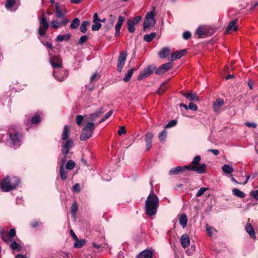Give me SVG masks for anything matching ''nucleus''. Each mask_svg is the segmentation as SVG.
Here are the masks:
<instances>
[{"label":"nucleus","mask_w":258,"mask_h":258,"mask_svg":"<svg viewBox=\"0 0 258 258\" xmlns=\"http://www.w3.org/2000/svg\"><path fill=\"white\" fill-rule=\"evenodd\" d=\"M183 38L185 40H187L191 37V33L189 31H185L182 34Z\"/></svg>","instance_id":"59"},{"label":"nucleus","mask_w":258,"mask_h":258,"mask_svg":"<svg viewBox=\"0 0 258 258\" xmlns=\"http://www.w3.org/2000/svg\"><path fill=\"white\" fill-rule=\"evenodd\" d=\"M49 55V62L54 70L62 67V60L59 56H52L50 54Z\"/></svg>","instance_id":"8"},{"label":"nucleus","mask_w":258,"mask_h":258,"mask_svg":"<svg viewBox=\"0 0 258 258\" xmlns=\"http://www.w3.org/2000/svg\"><path fill=\"white\" fill-rule=\"evenodd\" d=\"M173 67V64L171 62H168L164 63L160 67H159L156 71V73L158 75H161Z\"/></svg>","instance_id":"19"},{"label":"nucleus","mask_w":258,"mask_h":258,"mask_svg":"<svg viewBox=\"0 0 258 258\" xmlns=\"http://www.w3.org/2000/svg\"><path fill=\"white\" fill-rule=\"evenodd\" d=\"M185 52V50H181L180 51H177L173 53L171 55V59L174 60L180 58L183 55Z\"/></svg>","instance_id":"31"},{"label":"nucleus","mask_w":258,"mask_h":258,"mask_svg":"<svg viewBox=\"0 0 258 258\" xmlns=\"http://www.w3.org/2000/svg\"><path fill=\"white\" fill-rule=\"evenodd\" d=\"M250 195L254 199L258 200V190L252 191L250 192Z\"/></svg>","instance_id":"64"},{"label":"nucleus","mask_w":258,"mask_h":258,"mask_svg":"<svg viewBox=\"0 0 258 258\" xmlns=\"http://www.w3.org/2000/svg\"><path fill=\"white\" fill-rule=\"evenodd\" d=\"M166 137L167 132L165 130H164L159 135V141L162 143H164L166 140Z\"/></svg>","instance_id":"48"},{"label":"nucleus","mask_w":258,"mask_h":258,"mask_svg":"<svg viewBox=\"0 0 258 258\" xmlns=\"http://www.w3.org/2000/svg\"><path fill=\"white\" fill-rule=\"evenodd\" d=\"M100 78V76L97 73L93 74L90 78V82H93L97 80Z\"/></svg>","instance_id":"57"},{"label":"nucleus","mask_w":258,"mask_h":258,"mask_svg":"<svg viewBox=\"0 0 258 258\" xmlns=\"http://www.w3.org/2000/svg\"><path fill=\"white\" fill-rule=\"evenodd\" d=\"M180 241L181 246L184 248L187 247L190 244L189 237L186 234L181 235Z\"/></svg>","instance_id":"23"},{"label":"nucleus","mask_w":258,"mask_h":258,"mask_svg":"<svg viewBox=\"0 0 258 258\" xmlns=\"http://www.w3.org/2000/svg\"><path fill=\"white\" fill-rule=\"evenodd\" d=\"M244 228L246 232L250 236V237H251L253 239H255L256 238L255 232L254 231L252 226L249 223V219H248V222L245 225Z\"/></svg>","instance_id":"20"},{"label":"nucleus","mask_w":258,"mask_h":258,"mask_svg":"<svg viewBox=\"0 0 258 258\" xmlns=\"http://www.w3.org/2000/svg\"><path fill=\"white\" fill-rule=\"evenodd\" d=\"M84 120V117L81 115H78L76 117V123L80 126L82 124V121Z\"/></svg>","instance_id":"54"},{"label":"nucleus","mask_w":258,"mask_h":258,"mask_svg":"<svg viewBox=\"0 0 258 258\" xmlns=\"http://www.w3.org/2000/svg\"><path fill=\"white\" fill-rule=\"evenodd\" d=\"M41 121V117L39 115L33 116L31 120V122L33 124H38Z\"/></svg>","instance_id":"44"},{"label":"nucleus","mask_w":258,"mask_h":258,"mask_svg":"<svg viewBox=\"0 0 258 258\" xmlns=\"http://www.w3.org/2000/svg\"><path fill=\"white\" fill-rule=\"evenodd\" d=\"M232 193L234 196L240 198H243L245 196V194L238 188H234L232 190Z\"/></svg>","instance_id":"36"},{"label":"nucleus","mask_w":258,"mask_h":258,"mask_svg":"<svg viewBox=\"0 0 258 258\" xmlns=\"http://www.w3.org/2000/svg\"><path fill=\"white\" fill-rule=\"evenodd\" d=\"M76 163L75 162L72 160H69L66 165V169L67 170H72L75 166Z\"/></svg>","instance_id":"45"},{"label":"nucleus","mask_w":258,"mask_h":258,"mask_svg":"<svg viewBox=\"0 0 258 258\" xmlns=\"http://www.w3.org/2000/svg\"><path fill=\"white\" fill-rule=\"evenodd\" d=\"M113 111L110 110L108 113H107L101 119H100L99 121V123H101L104 121L106 119L108 118L112 114Z\"/></svg>","instance_id":"53"},{"label":"nucleus","mask_w":258,"mask_h":258,"mask_svg":"<svg viewBox=\"0 0 258 258\" xmlns=\"http://www.w3.org/2000/svg\"><path fill=\"white\" fill-rule=\"evenodd\" d=\"M1 237L5 242L7 244H9V243H11L13 242V238L10 237L7 234L3 232L1 233Z\"/></svg>","instance_id":"37"},{"label":"nucleus","mask_w":258,"mask_h":258,"mask_svg":"<svg viewBox=\"0 0 258 258\" xmlns=\"http://www.w3.org/2000/svg\"><path fill=\"white\" fill-rule=\"evenodd\" d=\"M69 22V20L67 18H63L61 21L54 20L50 22V26L53 28L58 29L62 26L66 25Z\"/></svg>","instance_id":"13"},{"label":"nucleus","mask_w":258,"mask_h":258,"mask_svg":"<svg viewBox=\"0 0 258 258\" xmlns=\"http://www.w3.org/2000/svg\"><path fill=\"white\" fill-rule=\"evenodd\" d=\"M208 188L207 187H201L199 189V190L198 191V192L196 194V196L197 197H199L200 196H202L204 195V194L208 190Z\"/></svg>","instance_id":"50"},{"label":"nucleus","mask_w":258,"mask_h":258,"mask_svg":"<svg viewBox=\"0 0 258 258\" xmlns=\"http://www.w3.org/2000/svg\"><path fill=\"white\" fill-rule=\"evenodd\" d=\"M127 29H128V31L131 33L134 32V31L135 30V27H134L135 24H133V23L132 22V21L130 19L128 20L127 22Z\"/></svg>","instance_id":"46"},{"label":"nucleus","mask_w":258,"mask_h":258,"mask_svg":"<svg viewBox=\"0 0 258 258\" xmlns=\"http://www.w3.org/2000/svg\"><path fill=\"white\" fill-rule=\"evenodd\" d=\"M188 170L197 172L199 174L205 173L206 172V165L202 164L199 166H191L188 165Z\"/></svg>","instance_id":"18"},{"label":"nucleus","mask_w":258,"mask_h":258,"mask_svg":"<svg viewBox=\"0 0 258 258\" xmlns=\"http://www.w3.org/2000/svg\"><path fill=\"white\" fill-rule=\"evenodd\" d=\"M80 188V185L79 183H76L73 186L72 190L74 192H79Z\"/></svg>","instance_id":"58"},{"label":"nucleus","mask_w":258,"mask_h":258,"mask_svg":"<svg viewBox=\"0 0 258 258\" xmlns=\"http://www.w3.org/2000/svg\"><path fill=\"white\" fill-rule=\"evenodd\" d=\"M68 154H63L62 152L58 157V165L59 167L64 166L67 160V156Z\"/></svg>","instance_id":"28"},{"label":"nucleus","mask_w":258,"mask_h":258,"mask_svg":"<svg viewBox=\"0 0 258 258\" xmlns=\"http://www.w3.org/2000/svg\"><path fill=\"white\" fill-rule=\"evenodd\" d=\"M5 6L8 11L12 12H15L19 7L16 0H6Z\"/></svg>","instance_id":"14"},{"label":"nucleus","mask_w":258,"mask_h":258,"mask_svg":"<svg viewBox=\"0 0 258 258\" xmlns=\"http://www.w3.org/2000/svg\"><path fill=\"white\" fill-rule=\"evenodd\" d=\"M159 199L152 189L145 202L146 214L149 216L155 215L159 207Z\"/></svg>","instance_id":"3"},{"label":"nucleus","mask_w":258,"mask_h":258,"mask_svg":"<svg viewBox=\"0 0 258 258\" xmlns=\"http://www.w3.org/2000/svg\"><path fill=\"white\" fill-rule=\"evenodd\" d=\"M94 127L95 124L93 122H87L81 134L80 140L81 141H85L89 139L92 136Z\"/></svg>","instance_id":"5"},{"label":"nucleus","mask_w":258,"mask_h":258,"mask_svg":"<svg viewBox=\"0 0 258 258\" xmlns=\"http://www.w3.org/2000/svg\"><path fill=\"white\" fill-rule=\"evenodd\" d=\"M201 159V158L200 156H199V155L196 156L192 161V164L194 165V166H196L198 165Z\"/></svg>","instance_id":"52"},{"label":"nucleus","mask_w":258,"mask_h":258,"mask_svg":"<svg viewBox=\"0 0 258 258\" xmlns=\"http://www.w3.org/2000/svg\"><path fill=\"white\" fill-rule=\"evenodd\" d=\"M206 230L209 236L212 237L215 235L217 233L216 230L213 227L210 226L208 224L206 225Z\"/></svg>","instance_id":"30"},{"label":"nucleus","mask_w":258,"mask_h":258,"mask_svg":"<svg viewBox=\"0 0 258 258\" xmlns=\"http://www.w3.org/2000/svg\"><path fill=\"white\" fill-rule=\"evenodd\" d=\"M124 21V18L122 16H119L118 18V21L115 25V36L117 37L119 36L120 34V30L121 29V26L122 25L123 22Z\"/></svg>","instance_id":"22"},{"label":"nucleus","mask_w":258,"mask_h":258,"mask_svg":"<svg viewBox=\"0 0 258 258\" xmlns=\"http://www.w3.org/2000/svg\"><path fill=\"white\" fill-rule=\"evenodd\" d=\"M71 37L70 34H66L64 35H59L56 38V41L57 42H62L64 40H68Z\"/></svg>","instance_id":"35"},{"label":"nucleus","mask_w":258,"mask_h":258,"mask_svg":"<svg viewBox=\"0 0 258 258\" xmlns=\"http://www.w3.org/2000/svg\"><path fill=\"white\" fill-rule=\"evenodd\" d=\"M119 128V130L118 131V134L119 136H121L122 134H126V130L124 126H120Z\"/></svg>","instance_id":"61"},{"label":"nucleus","mask_w":258,"mask_h":258,"mask_svg":"<svg viewBox=\"0 0 258 258\" xmlns=\"http://www.w3.org/2000/svg\"><path fill=\"white\" fill-rule=\"evenodd\" d=\"M88 36L87 35H84L80 37L78 43L80 45H82L84 42L88 39Z\"/></svg>","instance_id":"55"},{"label":"nucleus","mask_w":258,"mask_h":258,"mask_svg":"<svg viewBox=\"0 0 258 258\" xmlns=\"http://www.w3.org/2000/svg\"><path fill=\"white\" fill-rule=\"evenodd\" d=\"M224 101L221 99H218L214 102L213 104V109L214 111L217 112L221 108V106L223 105Z\"/></svg>","instance_id":"29"},{"label":"nucleus","mask_w":258,"mask_h":258,"mask_svg":"<svg viewBox=\"0 0 258 258\" xmlns=\"http://www.w3.org/2000/svg\"><path fill=\"white\" fill-rule=\"evenodd\" d=\"M49 27V24L44 15L39 19V27L38 30V38L41 40V37L44 36L46 31Z\"/></svg>","instance_id":"6"},{"label":"nucleus","mask_w":258,"mask_h":258,"mask_svg":"<svg viewBox=\"0 0 258 258\" xmlns=\"http://www.w3.org/2000/svg\"><path fill=\"white\" fill-rule=\"evenodd\" d=\"M86 240L85 239H81L76 240L75 242L74 243V247L75 248H81L84 246L86 243Z\"/></svg>","instance_id":"39"},{"label":"nucleus","mask_w":258,"mask_h":258,"mask_svg":"<svg viewBox=\"0 0 258 258\" xmlns=\"http://www.w3.org/2000/svg\"><path fill=\"white\" fill-rule=\"evenodd\" d=\"M177 123V120H172L168 122V123L166 125L165 127L166 128H169L171 127H173L175 126Z\"/></svg>","instance_id":"56"},{"label":"nucleus","mask_w":258,"mask_h":258,"mask_svg":"<svg viewBox=\"0 0 258 258\" xmlns=\"http://www.w3.org/2000/svg\"><path fill=\"white\" fill-rule=\"evenodd\" d=\"M78 207L76 203H73L72 205L71 210L73 216L75 218L76 217V213L78 211Z\"/></svg>","instance_id":"47"},{"label":"nucleus","mask_w":258,"mask_h":258,"mask_svg":"<svg viewBox=\"0 0 258 258\" xmlns=\"http://www.w3.org/2000/svg\"><path fill=\"white\" fill-rule=\"evenodd\" d=\"M222 171L226 174H230L233 172V169L228 164H224L222 167Z\"/></svg>","instance_id":"38"},{"label":"nucleus","mask_w":258,"mask_h":258,"mask_svg":"<svg viewBox=\"0 0 258 258\" xmlns=\"http://www.w3.org/2000/svg\"><path fill=\"white\" fill-rule=\"evenodd\" d=\"M52 75L56 80L59 82H62L66 80L68 75V73L64 70L57 71L56 69H55L53 70Z\"/></svg>","instance_id":"9"},{"label":"nucleus","mask_w":258,"mask_h":258,"mask_svg":"<svg viewBox=\"0 0 258 258\" xmlns=\"http://www.w3.org/2000/svg\"><path fill=\"white\" fill-rule=\"evenodd\" d=\"M89 24V22L88 21H85L83 22L80 27V30L83 33H86L87 31V26Z\"/></svg>","instance_id":"49"},{"label":"nucleus","mask_w":258,"mask_h":258,"mask_svg":"<svg viewBox=\"0 0 258 258\" xmlns=\"http://www.w3.org/2000/svg\"><path fill=\"white\" fill-rule=\"evenodd\" d=\"M167 87L166 86V82H163L160 87L158 88V89L157 91V93L159 94H161L163 92H165V91L167 89Z\"/></svg>","instance_id":"41"},{"label":"nucleus","mask_w":258,"mask_h":258,"mask_svg":"<svg viewBox=\"0 0 258 258\" xmlns=\"http://www.w3.org/2000/svg\"><path fill=\"white\" fill-rule=\"evenodd\" d=\"M59 175L61 179L62 180H64L67 179L68 176V171L67 169L64 168V166L59 167Z\"/></svg>","instance_id":"33"},{"label":"nucleus","mask_w":258,"mask_h":258,"mask_svg":"<svg viewBox=\"0 0 258 258\" xmlns=\"http://www.w3.org/2000/svg\"><path fill=\"white\" fill-rule=\"evenodd\" d=\"M80 23L79 19L76 18L72 21L70 27L73 29H76L79 26Z\"/></svg>","instance_id":"40"},{"label":"nucleus","mask_w":258,"mask_h":258,"mask_svg":"<svg viewBox=\"0 0 258 258\" xmlns=\"http://www.w3.org/2000/svg\"><path fill=\"white\" fill-rule=\"evenodd\" d=\"M55 7V13L56 16L58 18L63 19L65 15L68 13L67 10L64 7L60 6L58 3H56Z\"/></svg>","instance_id":"11"},{"label":"nucleus","mask_w":258,"mask_h":258,"mask_svg":"<svg viewBox=\"0 0 258 258\" xmlns=\"http://www.w3.org/2000/svg\"><path fill=\"white\" fill-rule=\"evenodd\" d=\"M155 67L154 66H148L146 69L141 72L138 77V80H141L149 76L154 71Z\"/></svg>","instance_id":"15"},{"label":"nucleus","mask_w":258,"mask_h":258,"mask_svg":"<svg viewBox=\"0 0 258 258\" xmlns=\"http://www.w3.org/2000/svg\"><path fill=\"white\" fill-rule=\"evenodd\" d=\"M10 246L13 250H16L17 251H20L22 248L21 244L16 241L11 242L10 244Z\"/></svg>","instance_id":"27"},{"label":"nucleus","mask_w":258,"mask_h":258,"mask_svg":"<svg viewBox=\"0 0 258 258\" xmlns=\"http://www.w3.org/2000/svg\"><path fill=\"white\" fill-rule=\"evenodd\" d=\"M134 71V69H132L127 72V73L125 74L124 78L123 79L124 82H127L130 80L131 78L132 77Z\"/></svg>","instance_id":"42"},{"label":"nucleus","mask_w":258,"mask_h":258,"mask_svg":"<svg viewBox=\"0 0 258 258\" xmlns=\"http://www.w3.org/2000/svg\"><path fill=\"white\" fill-rule=\"evenodd\" d=\"M156 24V20L155 18L154 10L151 11L150 12L147 13L144 22V30L145 31L148 28L153 27Z\"/></svg>","instance_id":"7"},{"label":"nucleus","mask_w":258,"mask_h":258,"mask_svg":"<svg viewBox=\"0 0 258 258\" xmlns=\"http://www.w3.org/2000/svg\"><path fill=\"white\" fill-rule=\"evenodd\" d=\"M127 55L126 51H122L120 53L117 64V70L118 72H120L122 71L126 59Z\"/></svg>","instance_id":"10"},{"label":"nucleus","mask_w":258,"mask_h":258,"mask_svg":"<svg viewBox=\"0 0 258 258\" xmlns=\"http://www.w3.org/2000/svg\"><path fill=\"white\" fill-rule=\"evenodd\" d=\"M154 137L151 132L147 133L145 135V141L146 143V150H149L152 147V141Z\"/></svg>","instance_id":"24"},{"label":"nucleus","mask_w":258,"mask_h":258,"mask_svg":"<svg viewBox=\"0 0 258 258\" xmlns=\"http://www.w3.org/2000/svg\"><path fill=\"white\" fill-rule=\"evenodd\" d=\"M94 24L92 26V30L93 31H98L101 27L100 21H97L94 22Z\"/></svg>","instance_id":"51"},{"label":"nucleus","mask_w":258,"mask_h":258,"mask_svg":"<svg viewBox=\"0 0 258 258\" xmlns=\"http://www.w3.org/2000/svg\"><path fill=\"white\" fill-rule=\"evenodd\" d=\"M23 135L18 131H12L8 133L6 144L9 147L16 149L22 144Z\"/></svg>","instance_id":"4"},{"label":"nucleus","mask_w":258,"mask_h":258,"mask_svg":"<svg viewBox=\"0 0 258 258\" xmlns=\"http://www.w3.org/2000/svg\"><path fill=\"white\" fill-rule=\"evenodd\" d=\"M156 36V33L155 32L151 33L150 34H147L144 36V40L146 42H150Z\"/></svg>","instance_id":"43"},{"label":"nucleus","mask_w":258,"mask_h":258,"mask_svg":"<svg viewBox=\"0 0 258 258\" xmlns=\"http://www.w3.org/2000/svg\"><path fill=\"white\" fill-rule=\"evenodd\" d=\"M238 22V19H235L229 24L227 27L226 31L227 33H229L231 32L235 31L238 29L237 26V23Z\"/></svg>","instance_id":"21"},{"label":"nucleus","mask_w":258,"mask_h":258,"mask_svg":"<svg viewBox=\"0 0 258 258\" xmlns=\"http://www.w3.org/2000/svg\"><path fill=\"white\" fill-rule=\"evenodd\" d=\"M152 252L148 249L141 252L137 256V258H152Z\"/></svg>","instance_id":"26"},{"label":"nucleus","mask_w":258,"mask_h":258,"mask_svg":"<svg viewBox=\"0 0 258 258\" xmlns=\"http://www.w3.org/2000/svg\"><path fill=\"white\" fill-rule=\"evenodd\" d=\"M170 52V49L169 48H164L162 49L158 53V54L161 58H165L168 56Z\"/></svg>","instance_id":"34"},{"label":"nucleus","mask_w":258,"mask_h":258,"mask_svg":"<svg viewBox=\"0 0 258 258\" xmlns=\"http://www.w3.org/2000/svg\"><path fill=\"white\" fill-rule=\"evenodd\" d=\"M208 28L206 26H199L197 29L195 34L198 36V38H204L208 36Z\"/></svg>","instance_id":"16"},{"label":"nucleus","mask_w":258,"mask_h":258,"mask_svg":"<svg viewBox=\"0 0 258 258\" xmlns=\"http://www.w3.org/2000/svg\"><path fill=\"white\" fill-rule=\"evenodd\" d=\"M181 93L187 99L195 101L199 100V98L196 93H183L181 92Z\"/></svg>","instance_id":"25"},{"label":"nucleus","mask_w":258,"mask_h":258,"mask_svg":"<svg viewBox=\"0 0 258 258\" xmlns=\"http://www.w3.org/2000/svg\"><path fill=\"white\" fill-rule=\"evenodd\" d=\"M188 165L184 166H178L171 169L169 171V174L170 175H176L180 173H183L186 170H188Z\"/></svg>","instance_id":"12"},{"label":"nucleus","mask_w":258,"mask_h":258,"mask_svg":"<svg viewBox=\"0 0 258 258\" xmlns=\"http://www.w3.org/2000/svg\"><path fill=\"white\" fill-rule=\"evenodd\" d=\"M180 224L184 228L186 227L187 223V219L185 214H182L179 217Z\"/></svg>","instance_id":"32"},{"label":"nucleus","mask_w":258,"mask_h":258,"mask_svg":"<svg viewBox=\"0 0 258 258\" xmlns=\"http://www.w3.org/2000/svg\"><path fill=\"white\" fill-rule=\"evenodd\" d=\"M70 130V128L68 125H64L61 135V152L63 154H69L70 150L74 146L73 139L69 138Z\"/></svg>","instance_id":"2"},{"label":"nucleus","mask_w":258,"mask_h":258,"mask_svg":"<svg viewBox=\"0 0 258 258\" xmlns=\"http://www.w3.org/2000/svg\"><path fill=\"white\" fill-rule=\"evenodd\" d=\"M20 184L21 180L18 177L7 175L0 180V189L4 192H9L17 189Z\"/></svg>","instance_id":"1"},{"label":"nucleus","mask_w":258,"mask_h":258,"mask_svg":"<svg viewBox=\"0 0 258 258\" xmlns=\"http://www.w3.org/2000/svg\"><path fill=\"white\" fill-rule=\"evenodd\" d=\"M7 234L9 236H10V237L14 238L16 236V230L12 228L10 230L9 232Z\"/></svg>","instance_id":"62"},{"label":"nucleus","mask_w":258,"mask_h":258,"mask_svg":"<svg viewBox=\"0 0 258 258\" xmlns=\"http://www.w3.org/2000/svg\"><path fill=\"white\" fill-rule=\"evenodd\" d=\"M103 112V108H100L95 112L90 114L87 118H85L86 122L94 121Z\"/></svg>","instance_id":"17"},{"label":"nucleus","mask_w":258,"mask_h":258,"mask_svg":"<svg viewBox=\"0 0 258 258\" xmlns=\"http://www.w3.org/2000/svg\"><path fill=\"white\" fill-rule=\"evenodd\" d=\"M142 18L140 16H138L134 18V19L132 21V22L135 25L137 24L141 20Z\"/></svg>","instance_id":"63"},{"label":"nucleus","mask_w":258,"mask_h":258,"mask_svg":"<svg viewBox=\"0 0 258 258\" xmlns=\"http://www.w3.org/2000/svg\"><path fill=\"white\" fill-rule=\"evenodd\" d=\"M188 109L196 111L198 109L197 105L192 102H190L188 105Z\"/></svg>","instance_id":"60"}]
</instances>
